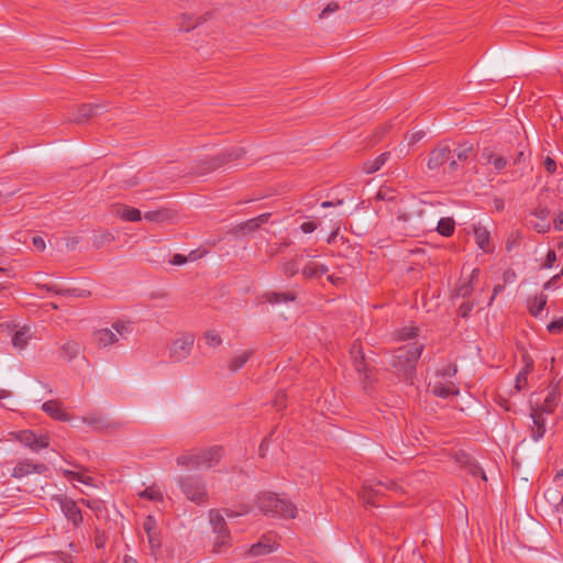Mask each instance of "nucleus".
<instances>
[{"mask_svg":"<svg viewBox=\"0 0 563 563\" xmlns=\"http://www.w3.org/2000/svg\"><path fill=\"white\" fill-rule=\"evenodd\" d=\"M12 437L34 452L49 446V437L47 434H36L33 430L26 429L13 432Z\"/></svg>","mask_w":563,"mask_h":563,"instance_id":"obj_7","label":"nucleus"},{"mask_svg":"<svg viewBox=\"0 0 563 563\" xmlns=\"http://www.w3.org/2000/svg\"><path fill=\"white\" fill-rule=\"evenodd\" d=\"M32 338L31 329L29 327H23L20 330L15 331L12 336V345L16 349H24L29 341Z\"/></svg>","mask_w":563,"mask_h":563,"instance_id":"obj_29","label":"nucleus"},{"mask_svg":"<svg viewBox=\"0 0 563 563\" xmlns=\"http://www.w3.org/2000/svg\"><path fill=\"white\" fill-rule=\"evenodd\" d=\"M553 225L556 231H563V211L556 214Z\"/></svg>","mask_w":563,"mask_h":563,"instance_id":"obj_64","label":"nucleus"},{"mask_svg":"<svg viewBox=\"0 0 563 563\" xmlns=\"http://www.w3.org/2000/svg\"><path fill=\"white\" fill-rule=\"evenodd\" d=\"M203 339L206 343L211 347H217L222 343L221 336L213 330L206 331L203 333Z\"/></svg>","mask_w":563,"mask_h":563,"instance_id":"obj_44","label":"nucleus"},{"mask_svg":"<svg viewBox=\"0 0 563 563\" xmlns=\"http://www.w3.org/2000/svg\"><path fill=\"white\" fill-rule=\"evenodd\" d=\"M301 256L297 255L290 261H286L279 264L280 272L287 277H292L299 272V260Z\"/></svg>","mask_w":563,"mask_h":563,"instance_id":"obj_35","label":"nucleus"},{"mask_svg":"<svg viewBox=\"0 0 563 563\" xmlns=\"http://www.w3.org/2000/svg\"><path fill=\"white\" fill-rule=\"evenodd\" d=\"M63 475L68 479H74L86 485H92L93 478L91 476L85 475L80 472H75L70 470H64Z\"/></svg>","mask_w":563,"mask_h":563,"instance_id":"obj_41","label":"nucleus"},{"mask_svg":"<svg viewBox=\"0 0 563 563\" xmlns=\"http://www.w3.org/2000/svg\"><path fill=\"white\" fill-rule=\"evenodd\" d=\"M256 505L265 515L294 519L297 516V507L289 500L282 499L277 494L266 492L257 496Z\"/></svg>","mask_w":563,"mask_h":563,"instance_id":"obj_3","label":"nucleus"},{"mask_svg":"<svg viewBox=\"0 0 563 563\" xmlns=\"http://www.w3.org/2000/svg\"><path fill=\"white\" fill-rule=\"evenodd\" d=\"M82 353V344L75 339H67L60 344L58 355L66 362H71Z\"/></svg>","mask_w":563,"mask_h":563,"instance_id":"obj_14","label":"nucleus"},{"mask_svg":"<svg viewBox=\"0 0 563 563\" xmlns=\"http://www.w3.org/2000/svg\"><path fill=\"white\" fill-rule=\"evenodd\" d=\"M84 422L93 427L95 430L106 431L119 427V423H111L102 416L85 417Z\"/></svg>","mask_w":563,"mask_h":563,"instance_id":"obj_27","label":"nucleus"},{"mask_svg":"<svg viewBox=\"0 0 563 563\" xmlns=\"http://www.w3.org/2000/svg\"><path fill=\"white\" fill-rule=\"evenodd\" d=\"M106 544V536L103 532H100L99 530L96 531L95 534V545L98 549L103 548Z\"/></svg>","mask_w":563,"mask_h":563,"instance_id":"obj_61","label":"nucleus"},{"mask_svg":"<svg viewBox=\"0 0 563 563\" xmlns=\"http://www.w3.org/2000/svg\"><path fill=\"white\" fill-rule=\"evenodd\" d=\"M547 329L550 333H554V334L561 333L563 331V317L551 321L548 324Z\"/></svg>","mask_w":563,"mask_h":563,"instance_id":"obj_51","label":"nucleus"},{"mask_svg":"<svg viewBox=\"0 0 563 563\" xmlns=\"http://www.w3.org/2000/svg\"><path fill=\"white\" fill-rule=\"evenodd\" d=\"M473 303L467 301V302H463L460 307H459V314L463 318H466L470 312L472 311L473 309Z\"/></svg>","mask_w":563,"mask_h":563,"instance_id":"obj_58","label":"nucleus"},{"mask_svg":"<svg viewBox=\"0 0 563 563\" xmlns=\"http://www.w3.org/2000/svg\"><path fill=\"white\" fill-rule=\"evenodd\" d=\"M48 471V467L44 463H35L33 460L23 459L20 460L11 472L13 478H23L31 474H44Z\"/></svg>","mask_w":563,"mask_h":563,"instance_id":"obj_10","label":"nucleus"},{"mask_svg":"<svg viewBox=\"0 0 563 563\" xmlns=\"http://www.w3.org/2000/svg\"><path fill=\"white\" fill-rule=\"evenodd\" d=\"M317 228H318V224L316 222H313V221L303 222L300 225V230L303 233H312Z\"/></svg>","mask_w":563,"mask_h":563,"instance_id":"obj_63","label":"nucleus"},{"mask_svg":"<svg viewBox=\"0 0 563 563\" xmlns=\"http://www.w3.org/2000/svg\"><path fill=\"white\" fill-rule=\"evenodd\" d=\"M473 231L478 247L485 253L493 252L494 247L490 245V234L486 228L476 225Z\"/></svg>","mask_w":563,"mask_h":563,"instance_id":"obj_24","label":"nucleus"},{"mask_svg":"<svg viewBox=\"0 0 563 563\" xmlns=\"http://www.w3.org/2000/svg\"><path fill=\"white\" fill-rule=\"evenodd\" d=\"M209 520H210V523H211L214 532H219L221 530L228 529L227 525H225V520H224L222 514L220 512V510L211 509L209 511Z\"/></svg>","mask_w":563,"mask_h":563,"instance_id":"obj_38","label":"nucleus"},{"mask_svg":"<svg viewBox=\"0 0 563 563\" xmlns=\"http://www.w3.org/2000/svg\"><path fill=\"white\" fill-rule=\"evenodd\" d=\"M460 389L453 382L441 383L437 382L432 386V394L440 398H448L450 396L459 395Z\"/></svg>","mask_w":563,"mask_h":563,"instance_id":"obj_25","label":"nucleus"},{"mask_svg":"<svg viewBox=\"0 0 563 563\" xmlns=\"http://www.w3.org/2000/svg\"><path fill=\"white\" fill-rule=\"evenodd\" d=\"M194 254H195V252H191L189 254V256H185L183 254H175L172 257V260L169 261V263L172 265H183V264L187 263L191 258V255H194Z\"/></svg>","mask_w":563,"mask_h":563,"instance_id":"obj_54","label":"nucleus"},{"mask_svg":"<svg viewBox=\"0 0 563 563\" xmlns=\"http://www.w3.org/2000/svg\"><path fill=\"white\" fill-rule=\"evenodd\" d=\"M42 410L51 418L58 421H69L70 416L63 410V404L59 400H47L42 405Z\"/></svg>","mask_w":563,"mask_h":563,"instance_id":"obj_18","label":"nucleus"},{"mask_svg":"<svg viewBox=\"0 0 563 563\" xmlns=\"http://www.w3.org/2000/svg\"><path fill=\"white\" fill-rule=\"evenodd\" d=\"M181 493L190 501L202 505L209 500L205 479L200 475H185L177 479Z\"/></svg>","mask_w":563,"mask_h":563,"instance_id":"obj_5","label":"nucleus"},{"mask_svg":"<svg viewBox=\"0 0 563 563\" xmlns=\"http://www.w3.org/2000/svg\"><path fill=\"white\" fill-rule=\"evenodd\" d=\"M559 400V394L555 390H552L545 397L543 404L537 408L538 411H542V413H553Z\"/></svg>","mask_w":563,"mask_h":563,"instance_id":"obj_32","label":"nucleus"},{"mask_svg":"<svg viewBox=\"0 0 563 563\" xmlns=\"http://www.w3.org/2000/svg\"><path fill=\"white\" fill-rule=\"evenodd\" d=\"M115 240V236L112 232L109 230H103L100 232H97L93 235L92 244L96 249H101L102 246L112 243Z\"/></svg>","mask_w":563,"mask_h":563,"instance_id":"obj_33","label":"nucleus"},{"mask_svg":"<svg viewBox=\"0 0 563 563\" xmlns=\"http://www.w3.org/2000/svg\"><path fill=\"white\" fill-rule=\"evenodd\" d=\"M56 295L59 296H71V297H88L90 296V291L81 290L77 288H62L57 287Z\"/></svg>","mask_w":563,"mask_h":563,"instance_id":"obj_42","label":"nucleus"},{"mask_svg":"<svg viewBox=\"0 0 563 563\" xmlns=\"http://www.w3.org/2000/svg\"><path fill=\"white\" fill-rule=\"evenodd\" d=\"M286 393L284 390H279L273 400V407L276 408V410L286 408Z\"/></svg>","mask_w":563,"mask_h":563,"instance_id":"obj_49","label":"nucleus"},{"mask_svg":"<svg viewBox=\"0 0 563 563\" xmlns=\"http://www.w3.org/2000/svg\"><path fill=\"white\" fill-rule=\"evenodd\" d=\"M32 244L37 251L41 252L44 251L46 246L44 239L38 235L32 238Z\"/></svg>","mask_w":563,"mask_h":563,"instance_id":"obj_62","label":"nucleus"},{"mask_svg":"<svg viewBox=\"0 0 563 563\" xmlns=\"http://www.w3.org/2000/svg\"><path fill=\"white\" fill-rule=\"evenodd\" d=\"M555 262H556V253H555V251L554 250H549V252H548V254L545 256V261L542 264V267L543 268H551Z\"/></svg>","mask_w":563,"mask_h":563,"instance_id":"obj_55","label":"nucleus"},{"mask_svg":"<svg viewBox=\"0 0 563 563\" xmlns=\"http://www.w3.org/2000/svg\"><path fill=\"white\" fill-rule=\"evenodd\" d=\"M252 355H253V351L249 350V351H244L243 353L234 356L229 362V365H228L229 369L231 372H236V371L241 369L246 364V362L251 358Z\"/></svg>","mask_w":563,"mask_h":563,"instance_id":"obj_34","label":"nucleus"},{"mask_svg":"<svg viewBox=\"0 0 563 563\" xmlns=\"http://www.w3.org/2000/svg\"><path fill=\"white\" fill-rule=\"evenodd\" d=\"M422 350L423 345L421 343L413 342L397 349L395 352L391 365L399 375H402L410 383H412L417 362Z\"/></svg>","mask_w":563,"mask_h":563,"instance_id":"obj_1","label":"nucleus"},{"mask_svg":"<svg viewBox=\"0 0 563 563\" xmlns=\"http://www.w3.org/2000/svg\"><path fill=\"white\" fill-rule=\"evenodd\" d=\"M132 333L131 323L117 320L111 328L98 329L92 333L93 341L99 349H107L119 343L120 340H126Z\"/></svg>","mask_w":563,"mask_h":563,"instance_id":"obj_4","label":"nucleus"},{"mask_svg":"<svg viewBox=\"0 0 563 563\" xmlns=\"http://www.w3.org/2000/svg\"><path fill=\"white\" fill-rule=\"evenodd\" d=\"M391 128V125L389 123H386L384 125H382L374 134V143H377L378 141L382 140L383 135L389 131V129Z\"/></svg>","mask_w":563,"mask_h":563,"instance_id":"obj_59","label":"nucleus"},{"mask_svg":"<svg viewBox=\"0 0 563 563\" xmlns=\"http://www.w3.org/2000/svg\"><path fill=\"white\" fill-rule=\"evenodd\" d=\"M276 549V543L271 538L263 537L257 543L249 549L251 556H261L272 553Z\"/></svg>","mask_w":563,"mask_h":563,"instance_id":"obj_21","label":"nucleus"},{"mask_svg":"<svg viewBox=\"0 0 563 563\" xmlns=\"http://www.w3.org/2000/svg\"><path fill=\"white\" fill-rule=\"evenodd\" d=\"M144 218L150 222L161 223L173 221L176 218V212L168 208H161L158 210L145 212Z\"/></svg>","mask_w":563,"mask_h":563,"instance_id":"obj_23","label":"nucleus"},{"mask_svg":"<svg viewBox=\"0 0 563 563\" xmlns=\"http://www.w3.org/2000/svg\"><path fill=\"white\" fill-rule=\"evenodd\" d=\"M111 213L121 220L129 222H137L142 219V214L139 209L123 203L112 205Z\"/></svg>","mask_w":563,"mask_h":563,"instance_id":"obj_15","label":"nucleus"},{"mask_svg":"<svg viewBox=\"0 0 563 563\" xmlns=\"http://www.w3.org/2000/svg\"><path fill=\"white\" fill-rule=\"evenodd\" d=\"M106 108H107V106L103 103H98V104L82 103L77 108V111L70 118V121L76 122L78 124L86 123L91 118L106 111Z\"/></svg>","mask_w":563,"mask_h":563,"instance_id":"obj_12","label":"nucleus"},{"mask_svg":"<svg viewBox=\"0 0 563 563\" xmlns=\"http://www.w3.org/2000/svg\"><path fill=\"white\" fill-rule=\"evenodd\" d=\"M291 245V241L289 239H284L280 243H277L271 246L268 254L271 257L276 256L279 253H283L285 249Z\"/></svg>","mask_w":563,"mask_h":563,"instance_id":"obj_47","label":"nucleus"},{"mask_svg":"<svg viewBox=\"0 0 563 563\" xmlns=\"http://www.w3.org/2000/svg\"><path fill=\"white\" fill-rule=\"evenodd\" d=\"M526 361V365L525 367L518 373L517 377H516V389L518 391L522 390L526 385H527V376L529 375V373L533 369V363L532 361L529 358V361Z\"/></svg>","mask_w":563,"mask_h":563,"instance_id":"obj_37","label":"nucleus"},{"mask_svg":"<svg viewBox=\"0 0 563 563\" xmlns=\"http://www.w3.org/2000/svg\"><path fill=\"white\" fill-rule=\"evenodd\" d=\"M194 343L195 335L192 333H181L178 338L173 340L168 347L169 358L173 362L184 361L190 355Z\"/></svg>","mask_w":563,"mask_h":563,"instance_id":"obj_6","label":"nucleus"},{"mask_svg":"<svg viewBox=\"0 0 563 563\" xmlns=\"http://www.w3.org/2000/svg\"><path fill=\"white\" fill-rule=\"evenodd\" d=\"M216 533H217V537L213 542V552L221 553L230 547V541H231L230 531L227 529V530H221Z\"/></svg>","mask_w":563,"mask_h":563,"instance_id":"obj_31","label":"nucleus"},{"mask_svg":"<svg viewBox=\"0 0 563 563\" xmlns=\"http://www.w3.org/2000/svg\"><path fill=\"white\" fill-rule=\"evenodd\" d=\"M141 498H146L152 501H163V493L155 485L147 487L139 494Z\"/></svg>","mask_w":563,"mask_h":563,"instance_id":"obj_40","label":"nucleus"},{"mask_svg":"<svg viewBox=\"0 0 563 563\" xmlns=\"http://www.w3.org/2000/svg\"><path fill=\"white\" fill-rule=\"evenodd\" d=\"M143 529L146 532L152 551L158 550L161 548V540L156 530V520L153 516H147L145 518Z\"/></svg>","mask_w":563,"mask_h":563,"instance_id":"obj_19","label":"nucleus"},{"mask_svg":"<svg viewBox=\"0 0 563 563\" xmlns=\"http://www.w3.org/2000/svg\"><path fill=\"white\" fill-rule=\"evenodd\" d=\"M212 16V12H206L202 15L195 16L189 14H181L178 21V27L181 31L189 32L198 25L209 21Z\"/></svg>","mask_w":563,"mask_h":563,"instance_id":"obj_17","label":"nucleus"},{"mask_svg":"<svg viewBox=\"0 0 563 563\" xmlns=\"http://www.w3.org/2000/svg\"><path fill=\"white\" fill-rule=\"evenodd\" d=\"M79 503L90 508L92 511L100 512L102 510L100 500H90L81 498Z\"/></svg>","mask_w":563,"mask_h":563,"instance_id":"obj_52","label":"nucleus"},{"mask_svg":"<svg viewBox=\"0 0 563 563\" xmlns=\"http://www.w3.org/2000/svg\"><path fill=\"white\" fill-rule=\"evenodd\" d=\"M340 8L339 3L336 1H331L329 2L325 8L322 10V12L320 13L319 18L322 19L324 18L325 15H328L329 13H332V12H335L338 11Z\"/></svg>","mask_w":563,"mask_h":563,"instance_id":"obj_56","label":"nucleus"},{"mask_svg":"<svg viewBox=\"0 0 563 563\" xmlns=\"http://www.w3.org/2000/svg\"><path fill=\"white\" fill-rule=\"evenodd\" d=\"M531 214L538 219V222L532 223L536 231L539 233H547L550 230V223L548 222V217L550 214L549 209L545 207H538L531 212Z\"/></svg>","mask_w":563,"mask_h":563,"instance_id":"obj_22","label":"nucleus"},{"mask_svg":"<svg viewBox=\"0 0 563 563\" xmlns=\"http://www.w3.org/2000/svg\"><path fill=\"white\" fill-rule=\"evenodd\" d=\"M388 158L389 153L385 152L374 159L366 161L363 163V170L366 174H374L380 169V167L387 162Z\"/></svg>","mask_w":563,"mask_h":563,"instance_id":"obj_30","label":"nucleus"},{"mask_svg":"<svg viewBox=\"0 0 563 563\" xmlns=\"http://www.w3.org/2000/svg\"><path fill=\"white\" fill-rule=\"evenodd\" d=\"M263 298L272 305H277L280 302L295 301L296 294L292 291H287V292L267 291L263 295Z\"/></svg>","mask_w":563,"mask_h":563,"instance_id":"obj_26","label":"nucleus"},{"mask_svg":"<svg viewBox=\"0 0 563 563\" xmlns=\"http://www.w3.org/2000/svg\"><path fill=\"white\" fill-rule=\"evenodd\" d=\"M354 367H355V369L358 373H363L364 372L365 378H368L364 355H361V357H355V360H354Z\"/></svg>","mask_w":563,"mask_h":563,"instance_id":"obj_53","label":"nucleus"},{"mask_svg":"<svg viewBox=\"0 0 563 563\" xmlns=\"http://www.w3.org/2000/svg\"><path fill=\"white\" fill-rule=\"evenodd\" d=\"M455 462L461 468L466 471L467 474L474 477H481L483 481H487L484 470L478 465L474 457L464 451H459L454 454Z\"/></svg>","mask_w":563,"mask_h":563,"instance_id":"obj_11","label":"nucleus"},{"mask_svg":"<svg viewBox=\"0 0 563 563\" xmlns=\"http://www.w3.org/2000/svg\"><path fill=\"white\" fill-rule=\"evenodd\" d=\"M452 155V150L448 144H440L429 154L428 168L437 169L444 163L449 162Z\"/></svg>","mask_w":563,"mask_h":563,"instance_id":"obj_13","label":"nucleus"},{"mask_svg":"<svg viewBox=\"0 0 563 563\" xmlns=\"http://www.w3.org/2000/svg\"><path fill=\"white\" fill-rule=\"evenodd\" d=\"M455 230V222L452 218H441L437 225V231L443 236H451Z\"/></svg>","mask_w":563,"mask_h":563,"instance_id":"obj_39","label":"nucleus"},{"mask_svg":"<svg viewBox=\"0 0 563 563\" xmlns=\"http://www.w3.org/2000/svg\"><path fill=\"white\" fill-rule=\"evenodd\" d=\"M222 457V448L214 445L207 449L192 450L180 454L176 462L186 468H210L218 464Z\"/></svg>","mask_w":563,"mask_h":563,"instance_id":"obj_2","label":"nucleus"},{"mask_svg":"<svg viewBox=\"0 0 563 563\" xmlns=\"http://www.w3.org/2000/svg\"><path fill=\"white\" fill-rule=\"evenodd\" d=\"M382 484H383V489H384L385 494L388 493V492H393V493H396V494H402L404 493L402 487L398 483L393 481V479L386 478L385 481H382Z\"/></svg>","mask_w":563,"mask_h":563,"instance_id":"obj_46","label":"nucleus"},{"mask_svg":"<svg viewBox=\"0 0 563 563\" xmlns=\"http://www.w3.org/2000/svg\"><path fill=\"white\" fill-rule=\"evenodd\" d=\"M211 162H212V157H209L201 163V166H200L201 173H203V174L210 173V172L219 168V167H213Z\"/></svg>","mask_w":563,"mask_h":563,"instance_id":"obj_60","label":"nucleus"},{"mask_svg":"<svg viewBox=\"0 0 563 563\" xmlns=\"http://www.w3.org/2000/svg\"><path fill=\"white\" fill-rule=\"evenodd\" d=\"M531 419L533 422L531 427V438L533 441H539L545 433V419L542 411H538L536 408H532Z\"/></svg>","mask_w":563,"mask_h":563,"instance_id":"obj_20","label":"nucleus"},{"mask_svg":"<svg viewBox=\"0 0 563 563\" xmlns=\"http://www.w3.org/2000/svg\"><path fill=\"white\" fill-rule=\"evenodd\" d=\"M385 496L382 481H368L363 484L360 497L371 506H380V500Z\"/></svg>","mask_w":563,"mask_h":563,"instance_id":"obj_9","label":"nucleus"},{"mask_svg":"<svg viewBox=\"0 0 563 563\" xmlns=\"http://www.w3.org/2000/svg\"><path fill=\"white\" fill-rule=\"evenodd\" d=\"M328 266H325L324 264L309 262L303 266L301 274L305 278L310 279L314 277H320L323 274L328 273Z\"/></svg>","mask_w":563,"mask_h":563,"instance_id":"obj_28","label":"nucleus"},{"mask_svg":"<svg viewBox=\"0 0 563 563\" xmlns=\"http://www.w3.org/2000/svg\"><path fill=\"white\" fill-rule=\"evenodd\" d=\"M543 166L549 174H553L556 170V162L550 156L545 157V159L543 161Z\"/></svg>","mask_w":563,"mask_h":563,"instance_id":"obj_57","label":"nucleus"},{"mask_svg":"<svg viewBox=\"0 0 563 563\" xmlns=\"http://www.w3.org/2000/svg\"><path fill=\"white\" fill-rule=\"evenodd\" d=\"M245 150L243 147H233L228 151H224L218 155L212 156V166L213 167H222L231 162L241 159L245 155Z\"/></svg>","mask_w":563,"mask_h":563,"instance_id":"obj_16","label":"nucleus"},{"mask_svg":"<svg viewBox=\"0 0 563 563\" xmlns=\"http://www.w3.org/2000/svg\"><path fill=\"white\" fill-rule=\"evenodd\" d=\"M487 161L494 165L496 170H501L507 165V159L504 156H496L492 152L487 155Z\"/></svg>","mask_w":563,"mask_h":563,"instance_id":"obj_45","label":"nucleus"},{"mask_svg":"<svg viewBox=\"0 0 563 563\" xmlns=\"http://www.w3.org/2000/svg\"><path fill=\"white\" fill-rule=\"evenodd\" d=\"M547 305V296L540 294L529 300V311L533 317H539Z\"/></svg>","mask_w":563,"mask_h":563,"instance_id":"obj_36","label":"nucleus"},{"mask_svg":"<svg viewBox=\"0 0 563 563\" xmlns=\"http://www.w3.org/2000/svg\"><path fill=\"white\" fill-rule=\"evenodd\" d=\"M474 286L472 284V280H468L467 283L462 284L456 288V296L459 297H468L473 292Z\"/></svg>","mask_w":563,"mask_h":563,"instance_id":"obj_48","label":"nucleus"},{"mask_svg":"<svg viewBox=\"0 0 563 563\" xmlns=\"http://www.w3.org/2000/svg\"><path fill=\"white\" fill-rule=\"evenodd\" d=\"M457 373L456 365L449 363L448 365L443 366L441 369L438 371V375L441 377H453Z\"/></svg>","mask_w":563,"mask_h":563,"instance_id":"obj_50","label":"nucleus"},{"mask_svg":"<svg viewBox=\"0 0 563 563\" xmlns=\"http://www.w3.org/2000/svg\"><path fill=\"white\" fill-rule=\"evenodd\" d=\"M53 500L58 503L64 516L74 528H78L82 523L84 517L77 501L65 495H55Z\"/></svg>","mask_w":563,"mask_h":563,"instance_id":"obj_8","label":"nucleus"},{"mask_svg":"<svg viewBox=\"0 0 563 563\" xmlns=\"http://www.w3.org/2000/svg\"><path fill=\"white\" fill-rule=\"evenodd\" d=\"M472 152H473V145L468 144V143L460 144L454 150L457 161H461V162L467 161Z\"/></svg>","mask_w":563,"mask_h":563,"instance_id":"obj_43","label":"nucleus"}]
</instances>
